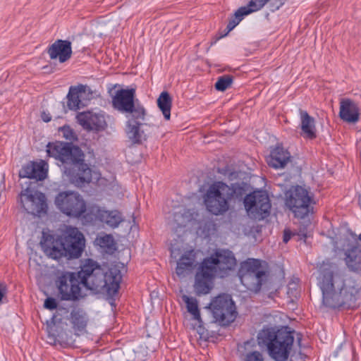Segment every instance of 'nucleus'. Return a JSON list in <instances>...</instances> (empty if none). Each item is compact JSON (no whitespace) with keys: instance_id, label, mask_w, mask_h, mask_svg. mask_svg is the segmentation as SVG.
I'll return each mask as SVG.
<instances>
[{"instance_id":"obj_1","label":"nucleus","mask_w":361,"mask_h":361,"mask_svg":"<svg viewBox=\"0 0 361 361\" xmlns=\"http://www.w3.org/2000/svg\"><path fill=\"white\" fill-rule=\"evenodd\" d=\"M121 280L118 270L104 272L98 262L89 258L85 259L78 271L59 273L55 285L61 300L75 302L82 298V286L93 291H105L113 298L118 291Z\"/></svg>"},{"instance_id":"obj_2","label":"nucleus","mask_w":361,"mask_h":361,"mask_svg":"<svg viewBox=\"0 0 361 361\" xmlns=\"http://www.w3.org/2000/svg\"><path fill=\"white\" fill-rule=\"evenodd\" d=\"M323 304L329 308L355 309L360 298L361 284L354 277L322 269L318 277Z\"/></svg>"},{"instance_id":"obj_3","label":"nucleus","mask_w":361,"mask_h":361,"mask_svg":"<svg viewBox=\"0 0 361 361\" xmlns=\"http://www.w3.org/2000/svg\"><path fill=\"white\" fill-rule=\"evenodd\" d=\"M235 264V257L228 250H217L210 257L204 258L195 277L194 288L196 294H208L213 288L215 276H226Z\"/></svg>"},{"instance_id":"obj_4","label":"nucleus","mask_w":361,"mask_h":361,"mask_svg":"<svg viewBox=\"0 0 361 361\" xmlns=\"http://www.w3.org/2000/svg\"><path fill=\"white\" fill-rule=\"evenodd\" d=\"M47 153L62 164H70L77 168L76 173H71L70 181L81 188L92 180V170L85 162V154L82 149L71 142L56 141L47 145Z\"/></svg>"},{"instance_id":"obj_5","label":"nucleus","mask_w":361,"mask_h":361,"mask_svg":"<svg viewBox=\"0 0 361 361\" xmlns=\"http://www.w3.org/2000/svg\"><path fill=\"white\" fill-rule=\"evenodd\" d=\"M247 191V188L243 183L228 185L223 181H215L203 195L204 204L209 214L224 215L230 209L231 201L243 200Z\"/></svg>"},{"instance_id":"obj_6","label":"nucleus","mask_w":361,"mask_h":361,"mask_svg":"<svg viewBox=\"0 0 361 361\" xmlns=\"http://www.w3.org/2000/svg\"><path fill=\"white\" fill-rule=\"evenodd\" d=\"M259 346L266 347L270 357L275 361H286L290 356L294 342V331L289 327L280 329L264 326L257 337Z\"/></svg>"},{"instance_id":"obj_7","label":"nucleus","mask_w":361,"mask_h":361,"mask_svg":"<svg viewBox=\"0 0 361 361\" xmlns=\"http://www.w3.org/2000/svg\"><path fill=\"white\" fill-rule=\"evenodd\" d=\"M49 253L55 259L63 257L67 259L79 258L85 247L84 235L76 227L68 226L52 243Z\"/></svg>"},{"instance_id":"obj_8","label":"nucleus","mask_w":361,"mask_h":361,"mask_svg":"<svg viewBox=\"0 0 361 361\" xmlns=\"http://www.w3.org/2000/svg\"><path fill=\"white\" fill-rule=\"evenodd\" d=\"M269 276V272L259 259L249 258L241 264L240 280L249 291L259 293Z\"/></svg>"},{"instance_id":"obj_9","label":"nucleus","mask_w":361,"mask_h":361,"mask_svg":"<svg viewBox=\"0 0 361 361\" xmlns=\"http://www.w3.org/2000/svg\"><path fill=\"white\" fill-rule=\"evenodd\" d=\"M113 107L122 114L134 116L136 118L142 117L147 109L141 102L136 98V88L130 87L116 92L112 97Z\"/></svg>"},{"instance_id":"obj_10","label":"nucleus","mask_w":361,"mask_h":361,"mask_svg":"<svg viewBox=\"0 0 361 361\" xmlns=\"http://www.w3.org/2000/svg\"><path fill=\"white\" fill-rule=\"evenodd\" d=\"M55 204L61 213L71 218H83L88 209L83 197L73 191L59 192L56 196Z\"/></svg>"},{"instance_id":"obj_11","label":"nucleus","mask_w":361,"mask_h":361,"mask_svg":"<svg viewBox=\"0 0 361 361\" xmlns=\"http://www.w3.org/2000/svg\"><path fill=\"white\" fill-rule=\"evenodd\" d=\"M215 322L226 326L232 323L237 316L235 302L231 295L222 293L214 298L209 305Z\"/></svg>"},{"instance_id":"obj_12","label":"nucleus","mask_w":361,"mask_h":361,"mask_svg":"<svg viewBox=\"0 0 361 361\" xmlns=\"http://www.w3.org/2000/svg\"><path fill=\"white\" fill-rule=\"evenodd\" d=\"M312 201L308 191L303 187L297 185L286 195V204L295 217L302 219L312 211Z\"/></svg>"},{"instance_id":"obj_13","label":"nucleus","mask_w":361,"mask_h":361,"mask_svg":"<svg viewBox=\"0 0 361 361\" xmlns=\"http://www.w3.org/2000/svg\"><path fill=\"white\" fill-rule=\"evenodd\" d=\"M247 214L252 219L262 220L270 214L271 203L268 195L262 190L245 194L243 198Z\"/></svg>"},{"instance_id":"obj_14","label":"nucleus","mask_w":361,"mask_h":361,"mask_svg":"<svg viewBox=\"0 0 361 361\" xmlns=\"http://www.w3.org/2000/svg\"><path fill=\"white\" fill-rule=\"evenodd\" d=\"M147 111L142 117L136 118L134 116L129 117L126 123V134L133 144L140 145L146 141L156 127L154 124L145 122Z\"/></svg>"},{"instance_id":"obj_15","label":"nucleus","mask_w":361,"mask_h":361,"mask_svg":"<svg viewBox=\"0 0 361 361\" xmlns=\"http://www.w3.org/2000/svg\"><path fill=\"white\" fill-rule=\"evenodd\" d=\"M83 219L87 223L99 221L112 228H117L123 221L121 214L118 210L109 211L95 204L88 207Z\"/></svg>"},{"instance_id":"obj_16","label":"nucleus","mask_w":361,"mask_h":361,"mask_svg":"<svg viewBox=\"0 0 361 361\" xmlns=\"http://www.w3.org/2000/svg\"><path fill=\"white\" fill-rule=\"evenodd\" d=\"M20 195L21 206L27 213L39 215L46 210V198L42 192L27 188Z\"/></svg>"},{"instance_id":"obj_17","label":"nucleus","mask_w":361,"mask_h":361,"mask_svg":"<svg viewBox=\"0 0 361 361\" xmlns=\"http://www.w3.org/2000/svg\"><path fill=\"white\" fill-rule=\"evenodd\" d=\"M92 92L87 85L79 84L69 87L67 98V106L70 110L76 111L86 105L92 97Z\"/></svg>"},{"instance_id":"obj_18","label":"nucleus","mask_w":361,"mask_h":361,"mask_svg":"<svg viewBox=\"0 0 361 361\" xmlns=\"http://www.w3.org/2000/svg\"><path fill=\"white\" fill-rule=\"evenodd\" d=\"M78 120L79 123L88 130L99 132L104 130L107 126L104 116L100 113L82 112L78 114Z\"/></svg>"},{"instance_id":"obj_19","label":"nucleus","mask_w":361,"mask_h":361,"mask_svg":"<svg viewBox=\"0 0 361 361\" xmlns=\"http://www.w3.org/2000/svg\"><path fill=\"white\" fill-rule=\"evenodd\" d=\"M47 53L51 59H59L60 63H64L72 56L71 42L69 40L57 39L47 49Z\"/></svg>"},{"instance_id":"obj_20","label":"nucleus","mask_w":361,"mask_h":361,"mask_svg":"<svg viewBox=\"0 0 361 361\" xmlns=\"http://www.w3.org/2000/svg\"><path fill=\"white\" fill-rule=\"evenodd\" d=\"M47 175L45 163L32 161L22 166L19 171V176L23 178H33L37 180H44Z\"/></svg>"},{"instance_id":"obj_21","label":"nucleus","mask_w":361,"mask_h":361,"mask_svg":"<svg viewBox=\"0 0 361 361\" xmlns=\"http://www.w3.org/2000/svg\"><path fill=\"white\" fill-rule=\"evenodd\" d=\"M196 253L193 249L186 251L177 262L176 273L180 278L185 277L195 267Z\"/></svg>"},{"instance_id":"obj_22","label":"nucleus","mask_w":361,"mask_h":361,"mask_svg":"<svg viewBox=\"0 0 361 361\" xmlns=\"http://www.w3.org/2000/svg\"><path fill=\"white\" fill-rule=\"evenodd\" d=\"M290 159V154L287 149L277 145L271 151L267 157L268 165L275 169L284 168Z\"/></svg>"},{"instance_id":"obj_23","label":"nucleus","mask_w":361,"mask_h":361,"mask_svg":"<svg viewBox=\"0 0 361 361\" xmlns=\"http://www.w3.org/2000/svg\"><path fill=\"white\" fill-rule=\"evenodd\" d=\"M340 118L348 123H356L359 120L357 105L349 99H343L340 103Z\"/></svg>"},{"instance_id":"obj_24","label":"nucleus","mask_w":361,"mask_h":361,"mask_svg":"<svg viewBox=\"0 0 361 361\" xmlns=\"http://www.w3.org/2000/svg\"><path fill=\"white\" fill-rule=\"evenodd\" d=\"M300 128L304 137L310 140L317 137L314 118L307 111L299 109Z\"/></svg>"},{"instance_id":"obj_25","label":"nucleus","mask_w":361,"mask_h":361,"mask_svg":"<svg viewBox=\"0 0 361 361\" xmlns=\"http://www.w3.org/2000/svg\"><path fill=\"white\" fill-rule=\"evenodd\" d=\"M88 316L82 308H73L70 314V321L76 332L83 333L88 323Z\"/></svg>"},{"instance_id":"obj_26","label":"nucleus","mask_w":361,"mask_h":361,"mask_svg":"<svg viewBox=\"0 0 361 361\" xmlns=\"http://www.w3.org/2000/svg\"><path fill=\"white\" fill-rule=\"evenodd\" d=\"M283 4V0H250L245 7L252 13L260 11L267 5L271 12H275Z\"/></svg>"},{"instance_id":"obj_27","label":"nucleus","mask_w":361,"mask_h":361,"mask_svg":"<svg viewBox=\"0 0 361 361\" xmlns=\"http://www.w3.org/2000/svg\"><path fill=\"white\" fill-rule=\"evenodd\" d=\"M251 14L245 6L240 7L235 11L233 16L231 17L226 27V30L222 37L226 36L233 30L244 18L245 16Z\"/></svg>"},{"instance_id":"obj_28","label":"nucleus","mask_w":361,"mask_h":361,"mask_svg":"<svg viewBox=\"0 0 361 361\" xmlns=\"http://www.w3.org/2000/svg\"><path fill=\"white\" fill-rule=\"evenodd\" d=\"M157 106L162 112L164 118L169 121L171 118L172 99L166 91L162 92L157 99Z\"/></svg>"},{"instance_id":"obj_29","label":"nucleus","mask_w":361,"mask_h":361,"mask_svg":"<svg viewBox=\"0 0 361 361\" xmlns=\"http://www.w3.org/2000/svg\"><path fill=\"white\" fill-rule=\"evenodd\" d=\"M182 300L186 304L188 312L192 315L195 320L197 321L198 323L201 324L202 323V320L201 319L198 307L197 300L195 298L190 297L187 295H183L182 296Z\"/></svg>"},{"instance_id":"obj_30","label":"nucleus","mask_w":361,"mask_h":361,"mask_svg":"<svg viewBox=\"0 0 361 361\" xmlns=\"http://www.w3.org/2000/svg\"><path fill=\"white\" fill-rule=\"evenodd\" d=\"M345 262L352 270L361 274V254H355L354 251L346 254Z\"/></svg>"},{"instance_id":"obj_31","label":"nucleus","mask_w":361,"mask_h":361,"mask_svg":"<svg viewBox=\"0 0 361 361\" xmlns=\"http://www.w3.org/2000/svg\"><path fill=\"white\" fill-rule=\"evenodd\" d=\"M233 82V77L230 75H224L218 78L215 83V88L219 91L224 92L231 86Z\"/></svg>"},{"instance_id":"obj_32","label":"nucleus","mask_w":361,"mask_h":361,"mask_svg":"<svg viewBox=\"0 0 361 361\" xmlns=\"http://www.w3.org/2000/svg\"><path fill=\"white\" fill-rule=\"evenodd\" d=\"M59 132L62 133L63 137L71 142L77 140V136L73 130L68 125H64L59 128Z\"/></svg>"},{"instance_id":"obj_33","label":"nucleus","mask_w":361,"mask_h":361,"mask_svg":"<svg viewBox=\"0 0 361 361\" xmlns=\"http://www.w3.org/2000/svg\"><path fill=\"white\" fill-rule=\"evenodd\" d=\"M243 361H265V358L262 353L252 350L245 354Z\"/></svg>"},{"instance_id":"obj_34","label":"nucleus","mask_w":361,"mask_h":361,"mask_svg":"<svg viewBox=\"0 0 361 361\" xmlns=\"http://www.w3.org/2000/svg\"><path fill=\"white\" fill-rule=\"evenodd\" d=\"M99 245L102 247L111 249L114 241L111 235L106 234L99 238Z\"/></svg>"},{"instance_id":"obj_35","label":"nucleus","mask_w":361,"mask_h":361,"mask_svg":"<svg viewBox=\"0 0 361 361\" xmlns=\"http://www.w3.org/2000/svg\"><path fill=\"white\" fill-rule=\"evenodd\" d=\"M44 307L47 310H53L57 307V302L55 298L49 297L44 300Z\"/></svg>"},{"instance_id":"obj_36","label":"nucleus","mask_w":361,"mask_h":361,"mask_svg":"<svg viewBox=\"0 0 361 361\" xmlns=\"http://www.w3.org/2000/svg\"><path fill=\"white\" fill-rule=\"evenodd\" d=\"M290 361H305V355L301 352L294 353L290 355Z\"/></svg>"},{"instance_id":"obj_37","label":"nucleus","mask_w":361,"mask_h":361,"mask_svg":"<svg viewBox=\"0 0 361 361\" xmlns=\"http://www.w3.org/2000/svg\"><path fill=\"white\" fill-rule=\"evenodd\" d=\"M291 235H292L291 231L289 229L286 228L283 231V243H287L290 240Z\"/></svg>"},{"instance_id":"obj_38","label":"nucleus","mask_w":361,"mask_h":361,"mask_svg":"<svg viewBox=\"0 0 361 361\" xmlns=\"http://www.w3.org/2000/svg\"><path fill=\"white\" fill-rule=\"evenodd\" d=\"M41 118L42 120L45 122V123H48L49 121H51V116L49 112L48 111H43L42 113H41Z\"/></svg>"},{"instance_id":"obj_39","label":"nucleus","mask_w":361,"mask_h":361,"mask_svg":"<svg viewBox=\"0 0 361 361\" xmlns=\"http://www.w3.org/2000/svg\"><path fill=\"white\" fill-rule=\"evenodd\" d=\"M7 293V288L5 283H0V302L2 300L3 297Z\"/></svg>"},{"instance_id":"obj_40","label":"nucleus","mask_w":361,"mask_h":361,"mask_svg":"<svg viewBox=\"0 0 361 361\" xmlns=\"http://www.w3.org/2000/svg\"><path fill=\"white\" fill-rule=\"evenodd\" d=\"M359 239L361 240V233L359 235Z\"/></svg>"}]
</instances>
